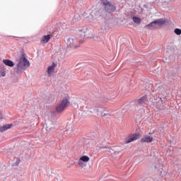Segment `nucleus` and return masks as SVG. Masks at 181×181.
Masks as SVG:
<instances>
[{
	"label": "nucleus",
	"mask_w": 181,
	"mask_h": 181,
	"mask_svg": "<svg viewBox=\"0 0 181 181\" xmlns=\"http://www.w3.org/2000/svg\"><path fill=\"white\" fill-rule=\"evenodd\" d=\"M16 66L14 71L17 74H22L26 69L30 67V62L26 58V54L23 52L18 54V57L16 59Z\"/></svg>",
	"instance_id": "nucleus-1"
},
{
	"label": "nucleus",
	"mask_w": 181,
	"mask_h": 181,
	"mask_svg": "<svg viewBox=\"0 0 181 181\" xmlns=\"http://www.w3.org/2000/svg\"><path fill=\"white\" fill-rule=\"evenodd\" d=\"M106 13H112L117 10L115 4L108 0H101Z\"/></svg>",
	"instance_id": "nucleus-2"
},
{
	"label": "nucleus",
	"mask_w": 181,
	"mask_h": 181,
	"mask_svg": "<svg viewBox=\"0 0 181 181\" xmlns=\"http://www.w3.org/2000/svg\"><path fill=\"white\" fill-rule=\"evenodd\" d=\"M70 105V102L69 101V98H64L59 103H58L55 107L56 112H59L61 114L66 110V108Z\"/></svg>",
	"instance_id": "nucleus-3"
},
{
	"label": "nucleus",
	"mask_w": 181,
	"mask_h": 181,
	"mask_svg": "<svg viewBox=\"0 0 181 181\" xmlns=\"http://www.w3.org/2000/svg\"><path fill=\"white\" fill-rule=\"evenodd\" d=\"M78 43L80 42H78L76 37H70L67 40L66 45L68 47H70L71 49H77V47H78Z\"/></svg>",
	"instance_id": "nucleus-4"
},
{
	"label": "nucleus",
	"mask_w": 181,
	"mask_h": 181,
	"mask_svg": "<svg viewBox=\"0 0 181 181\" xmlns=\"http://www.w3.org/2000/svg\"><path fill=\"white\" fill-rule=\"evenodd\" d=\"M153 141V137L149 135H145L141 139V144L146 142L147 144H151Z\"/></svg>",
	"instance_id": "nucleus-5"
},
{
	"label": "nucleus",
	"mask_w": 181,
	"mask_h": 181,
	"mask_svg": "<svg viewBox=\"0 0 181 181\" xmlns=\"http://www.w3.org/2000/svg\"><path fill=\"white\" fill-rule=\"evenodd\" d=\"M52 39V35H44L40 40L41 45H46V43H49V41Z\"/></svg>",
	"instance_id": "nucleus-6"
},
{
	"label": "nucleus",
	"mask_w": 181,
	"mask_h": 181,
	"mask_svg": "<svg viewBox=\"0 0 181 181\" xmlns=\"http://www.w3.org/2000/svg\"><path fill=\"white\" fill-rule=\"evenodd\" d=\"M154 22L156 23V25L158 28H160V26H163V25L166 23V20L165 18H159L154 21Z\"/></svg>",
	"instance_id": "nucleus-7"
},
{
	"label": "nucleus",
	"mask_w": 181,
	"mask_h": 181,
	"mask_svg": "<svg viewBox=\"0 0 181 181\" xmlns=\"http://www.w3.org/2000/svg\"><path fill=\"white\" fill-rule=\"evenodd\" d=\"M136 103L139 105H142L143 104H146L148 103V99H146V95L142 96L141 98L136 100Z\"/></svg>",
	"instance_id": "nucleus-8"
},
{
	"label": "nucleus",
	"mask_w": 181,
	"mask_h": 181,
	"mask_svg": "<svg viewBox=\"0 0 181 181\" xmlns=\"http://www.w3.org/2000/svg\"><path fill=\"white\" fill-rule=\"evenodd\" d=\"M56 67V64L53 63L52 65L47 68V74L51 76L52 73H54V68Z\"/></svg>",
	"instance_id": "nucleus-9"
},
{
	"label": "nucleus",
	"mask_w": 181,
	"mask_h": 181,
	"mask_svg": "<svg viewBox=\"0 0 181 181\" xmlns=\"http://www.w3.org/2000/svg\"><path fill=\"white\" fill-rule=\"evenodd\" d=\"M11 128H12V124L0 127V132H5V131H8V129H11Z\"/></svg>",
	"instance_id": "nucleus-10"
},
{
	"label": "nucleus",
	"mask_w": 181,
	"mask_h": 181,
	"mask_svg": "<svg viewBox=\"0 0 181 181\" xmlns=\"http://www.w3.org/2000/svg\"><path fill=\"white\" fill-rule=\"evenodd\" d=\"M146 28H147V29H149L150 30H152L153 29H158V27L155 21H153L150 24L146 25Z\"/></svg>",
	"instance_id": "nucleus-11"
},
{
	"label": "nucleus",
	"mask_w": 181,
	"mask_h": 181,
	"mask_svg": "<svg viewBox=\"0 0 181 181\" xmlns=\"http://www.w3.org/2000/svg\"><path fill=\"white\" fill-rule=\"evenodd\" d=\"M3 63L8 67H13L15 66V63H13L11 59H4Z\"/></svg>",
	"instance_id": "nucleus-12"
},
{
	"label": "nucleus",
	"mask_w": 181,
	"mask_h": 181,
	"mask_svg": "<svg viewBox=\"0 0 181 181\" xmlns=\"http://www.w3.org/2000/svg\"><path fill=\"white\" fill-rule=\"evenodd\" d=\"M109 152L113 155V156H115L117 155H119V151H117V147H112L110 148Z\"/></svg>",
	"instance_id": "nucleus-13"
},
{
	"label": "nucleus",
	"mask_w": 181,
	"mask_h": 181,
	"mask_svg": "<svg viewBox=\"0 0 181 181\" xmlns=\"http://www.w3.org/2000/svg\"><path fill=\"white\" fill-rule=\"evenodd\" d=\"M79 32H82L81 35H82L83 37H88V36H87V33H88V30L87 28H83L81 30H79Z\"/></svg>",
	"instance_id": "nucleus-14"
},
{
	"label": "nucleus",
	"mask_w": 181,
	"mask_h": 181,
	"mask_svg": "<svg viewBox=\"0 0 181 181\" xmlns=\"http://www.w3.org/2000/svg\"><path fill=\"white\" fill-rule=\"evenodd\" d=\"M134 141H136V139H135V137L132 134L129 139H127L125 141V144H129L131 142H134Z\"/></svg>",
	"instance_id": "nucleus-15"
},
{
	"label": "nucleus",
	"mask_w": 181,
	"mask_h": 181,
	"mask_svg": "<svg viewBox=\"0 0 181 181\" xmlns=\"http://www.w3.org/2000/svg\"><path fill=\"white\" fill-rule=\"evenodd\" d=\"M133 21L134 22V23L139 25L141 22V18H139V17L134 16Z\"/></svg>",
	"instance_id": "nucleus-16"
},
{
	"label": "nucleus",
	"mask_w": 181,
	"mask_h": 181,
	"mask_svg": "<svg viewBox=\"0 0 181 181\" xmlns=\"http://www.w3.org/2000/svg\"><path fill=\"white\" fill-rule=\"evenodd\" d=\"M79 160H81L82 162H88V160H90V158L87 156H83L82 157L80 158Z\"/></svg>",
	"instance_id": "nucleus-17"
},
{
	"label": "nucleus",
	"mask_w": 181,
	"mask_h": 181,
	"mask_svg": "<svg viewBox=\"0 0 181 181\" xmlns=\"http://www.w3.org/2000/svg\"><path fill=\"white\" fill-rule=\"evenodd\" d=\"M6 76V71L5 69H0V77H5Z\"/></svg>",
	"instance_id": "nucleus-18"
},
{
	"label": "nucleus",
	"mask_w": 181,
	"mask_h": 181,
	"mask_svg": "<svg viewBox=\"0 0 181 181\" xmlns=\"http://www.w3.org/2000/svg\"><path fill=\"white\" fill-rule=\"evenodd\" d=\"M163 176L166 180H169V179H170V174L168 172L164 173Z\"/></svg>",
	"instance_id": "nucleus-19"
},
{
	"label": "nucleus",
	"mask_w": 181,
	"mask_h": 181,
	"mask_svg": "<svg viewBox=\"0 0 181 181\" xmlns=\"http://www.w3.org/2000/svg\"><path fill=\"white\" fill-rule=\"evenodd\" d=\"M155 168L157 169V170H160V169H163V164L158 163L156 165Z\"/></svg>",
	"instance_id": "nucleus-20"
},
{
	"label": "nucleus",
	"mask_w": 181,
	"mask_h": 181,
	"mask_svg": "<svg viewBox=\"0 0 181 181\" xmlns=\"http://www.w3.org/2000/svg\"><path fill=\"white\" fill-rule=\"evenodd\" d=\"M174 32H175V35H177L178 36H180L181 30L180 28H175Z\"/></svg>",
	"instance_id": "nucleus-21"
},
{
	"label": "nucleus",
	"mask_w": 181,
	"mask_h": 181,
	"mask_svg": "<svg viewBox=\"0 0 181 181\" xmlns=\"http://www.w3.org/2000/svg\"><path fill=\"white\" fill-rule=\"evenodd\" d=\"M133 137H134V139H139V138H141V134L139 133H136L132 134Z\"/></svg>",
	"instance_id": "nucleus-22"
},
{
	"label": "nucleus",
	"mask_w": 181,
	"mask_h": 181,
	"mask_svg": "<svg viewBox=\"0 0 181 181\" xmlns=\"http://www.w3.org/2000/svg\"><path fill=\"white\" fill-rule=\"evenodd\" d=\"M78 165L81 168H84V166H86V163H84V161H82L81 160H78Z\"/></svg>",
	"instance_id": "nucleus-23"
},
{
	"label": "nucleus",
	"mask_w": 181,
	"mask_h": 181,
	"mask_svg": "<svg viewBox=\"0 0 181 181\" xmlns=\"http://www.w3.org/2000/svg\"><path fill=\"white\" fill-rule=\"evenodd\" d=\"M111 148H109L107 146H102L100 147V149H110Z\"/></svg>",
	"instance_id": "nucleus-24"
},
{
	"label": "nucleus",
	"mask_w": 181,
	"mask_h": 181,
	"mask_svg": "<svg viewBox=\"0 0 181 181\" xmlns=\"http://www.w3.org/2000/svg\"><path fill=\"white\" fill-rule=\"evenodd\" d=\"M21 163V160L18 158H16V165L18 166Z\"/></svg>",
	"instance_id": "nucleus-25"
}]
</instances>
